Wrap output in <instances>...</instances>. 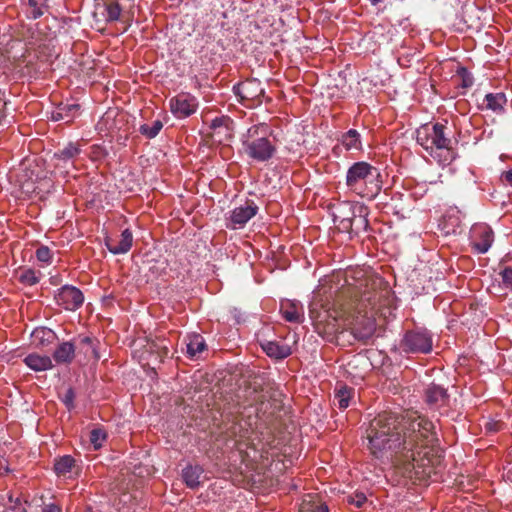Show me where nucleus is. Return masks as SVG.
Instances as JSON below:
<instances>
[{"instance_id": "1", "label": "nucleus", "mask_w": 512, "mask_h": 512, "mask_svg": "<svg viewBox=\"0 0 512 512\" xmlns=\"http://www.w3.org/2000/svg\"><path fill=\"white\" fill-rule=\"evenodd\" d=\"M368 448L376 458H387L409 479L437 480L442 459L435 446L438 442L435 426L429 419L417 415L399 417L382 413L367 429Z\"/></svg>"}, {"instance_id": "2", "label": "nucleus", "mask_w": 512, "mask_h": 512, "mask_svg": "<svg viewBox=\"0 0 512 512\" xmlns=\"http://www.w3.org/2000/svg\"><path fill=\"white\" fill-rule=\"evenodd\" d=\"M381 283V279L371 277L360 279L356 284L349 283L347 292L353 295V301L340 303L341 296L332 306L314 301L310 306V316L317 325L326 322L331 326V332L338 340L343 339L349 330L354 340L366 343L376 331L373 310L381 298V292L376 291L375 287Z\"/></svg>"}, {"instance_id": "3", "label": "nucleus", "mask_w": 512, "mask_h": 512, "mask_svg": "<svg viewBox=\"0 0 512 512\" xmlns=\"http://www.w3.org/2000/svg\"><path fill=\"white\" fill-rule=\"evenodd\" d=\"M447 122L421 125L416 130V141L442 166L451 164L456 158Z\"/></svg>"}, {"instance_id": "4", "label": "nucleus", "mask_w": 512, "mask_h": 512, "mask_svg": "<svg viewBox=\"0 0 512 512\" xmlns=\"http://www.w3.org/2000/svg\"><path fill=\"white\" fill-rule=\"evenodd\" d=\"M382 183L380 170L365 161L353 163L346 173L348 189L368 200L374 199L380 193Z\"/></svg>"}, {"instance_id": "5", "label": "nucleus", "mask_w": 512, "mask_h": 512, "mask_svg": "<svg viewBox=\"0 0 512 512\" xmlns=\"http://www.w3.org/2000/svg\"><path fill=\"white\" fill-rule=\"evenodd\" d=\"M269 127L259 123L248 128L241 137L243 152L252 160L266 162L276 152L275 145L268 138Z\"/></svg>"}, {"instance_id": "6", "label": "nucleus", "mask_w": 512, "mask_h": 512, "mask_svg": "<svg viewBox=\"0 0 512 512\" xmlns=\"http://www.w3.org/2000/svg\"><path fill=\"white\" fill-rule=\"evenodd\" d=\"M432 346V336L427 330H409L400 341V348L405 353L427 354L431 352Z\"/></svg>"}, {"instance_id": "7", "label": "nucleus", "mask_w": 512, "mask_h": 512, "mask_svg": "<svg viewBox=\"0 0 512 512\" xmlns=\"http://www.w3.org/2000/svg\"><path fill=\"white\" fill-rule=\"evenodd\" d=\"M234 93L246 107L252 108L262 103L265 89L258 79H246L233 87Z\"/></svg>"}, {"instance_id": "8", "label": "nucleus", "mask_w": 512, "mask_h": 512, "mask_svg": "<svg viewBox=\"0 0 512 512\" xmlns=\"http://www.w3.org/2000/svg\"><path fill=\"white\" fill-rule=\"evenodd\" d=\"M361 203L343 201L332 207L333 221L339 231L350 233L352 229V218L355 217L356 207Z\"/></svg>"}, {"instance_id": "9", "label": "nucleus", "mask_w": 512, "mask_h": 512, "mask_svg": "<svg viewBox=\"0 0 512 512\" xmlns=\"http://www.w3.org/2000/svg\"><path fill=\"white\" fill-rule=\"evenodd\" d=\"M169 108L176 118L184 119L197 111L198 101L192 94L181 92L169 100Z\"/></svg>"}, {"instance_id": "10", "label": "nucleus", "mask_w": 512, "mask_h": 512, "mask_svg": "<svg viewBox=\"0 0 512 512\" xmlns=\"http://www.w3.org/2000/svg\"><path fill=\"white\" fill-rule=\"evenodd\" d=\"M56 304L65 310L75 311L84 302V295L80 289L72 285H64L58 289L54 296Z\"/></svg>"}, {"instance_id": "11", "label": "nucleus", "mask_w": 512, "mask_h": 512, "mask_svg": "<svg viewBox=\"0 0 512 512\" xmlns=\"http://www.w3.org/2000/svg\"><path fill=\"white\" fill-rule=\"evenodd\" d=\"M258 212V206L252 200H247L243 205L234 208L228 218L227 227L240 229Z\"/></svg>"}, {"instance_id": "12", "label": "nucleus", "mask_w": 512, "mask_h": 512, "mask_svg": "<svg viewBox=\"0 0 512 512\" xmlns=\"http://www.w3.org/2000/svg\"><path fill=\"white\" fill-rule=\"evenodd\" d=\"M494 241V232L487 224H477L472 228V247L479 253H486Z\"/></svg>"}, {"instance_id": "13", "label": "nucleus", "mask_w": 512, "mask_h": 512, "mask_svg": "<svg viewBox=\"0 0 512 512\" xmlns=\"http://www.w3.org/2000/svg\"><path fill=\"white\" fill-rule=\"evenodd\" d=\"M449 398L447 389L439 384L431 383L424 389V401L430 409L439 410L448 406Z\"/></svg>"}, {"instance_id": "14", "label": "nucleus", "mask_w": 512, "mask_h": 512, "mask_svg": "<svg viewBox=\"0 0 512 512\" xmlns=\"http://www.w3.org/2000/svg\"><path fill=\"white\" fill-rule=\"evenodd\" d=\"M282 317L292 323H300L304 317L303 305L297 300H282L280 303Z\"/></svg>"}, {"instance_id": "15", "label": "nucleus", "mask_w": 512, "mask_h": 512, "mask_svg": "<svg viewBox=\"0 0 512 512\" xmlns=\"http://www.w3.org/2000/svg\"><path fill=\"white\" fill-rule=\"evenodd\" d=\"M106 246L108 250L113 254H123L130 250L133 243V235L129 229H125L119 239L117 238H106Z\"/></svg>"}, {"instance_id": "16", "label": "nucleus", "mask_w": 512, "mask_h": 512, "mask_svg": "<svg viewBox=\"0 0 512 512\" xmlns=\"http://www.w3.org/2000/svg\"><path fill=\"white\" fill-rule=\"evenodd\" d=\"M76 351L78 354H82L84 358L86 359H96L98 360L100 358V355L97 351L96 344L98 341L92 337L89 336H79L75 339V342H73Z\"/></svg>"}, {"instance_id": "17", "label": "nucleus", "mask_w": 512, "mask_h": 512, "mask_svg": "<svg viewBox=\"0 0 512 512\" xmlns=\"http://www.w3.org/2000/svg\"><path fill=\"white\" fill-rule=\"evenodd\" d=\"M261 348L270 358L277 360L287 358L292 354L291 348L287 344H281L277 341L264 340L260 343Z\"/></svg>"}, {"instance_id": "18", "label": "nucleus", "mask_w": 512, "mask_h": 512, "mask_svg": "<svg viewBox=\"0 0 512 512\" xmlns=\"http://www.w3.org/2000/svg\"><path fill=\"white\" fill-rule=\"evenodd\" d=\"M54 471L59 477L72 478L78 473L75 459L70 455L55 459Z\"/></svg>"}, {"instance_id": "19", "label": "nucleus", "mask_w": 512, "mask_h": 512, "mask_svg": "<svg viewBox=\"0 0 512 512\" xmlns=\"http://www.w3.org/2000/svg\"><path fill=\"white\" fill-rule=\"evenodd\" d=\"M76 355V347L73 342L60 343L53 352V359L57 364H70Z\"/></svg>"}, {"instance_id": "20", "label": "nucleus", "mask_w": 512, "mask_h": 512, "mask_svg": "<svg viewBox=\"0 0 512 512\" xmlns=\"http://www.w3.org/2000/svg\"><path fill=\"white\" fill-rule=\"evenodd\" d=\"M203 472V468L199 465H188L185 467L182 470V478L186 486L190 489H197L202 483L201 476Z\"/></svg>"}, {"instance_id": "21", "label": "nucleus", "mask_w": 512, "mask_h": 512, "mask_svg": "<svg viewBox=\"0 0 512 512\" xmlns=\"http://www.w3.org/2000/svg\"><path fill=\"white\" fill-rule=\"evenodd\" d=\"M187 355L191 359H197L207 349L206 342L200 334L193 333L187 336Z\"/></svg>"}, {"instance_id": "22", "label": "nucleus", "mask_w": 512, "mask_h": 512, "mask_svg": "<svg viewBox=\"0 0 512 512\" xmlns=\"http://www.w3.org/2000/svg\"><path fill=\"white\" fill-rule=\"evenodd\" d=\"M24 363L34 371H46L53 368V363L49 356H42L36 353L28 354L24 358Z\"/></svg>"}, {"instance_id": "23", "label": "nucleus", "mask_w": 512, "mask_h": 512, "mask_svg": "<svg viewBox=\"0 0 512 512\" xmlns=\"http://www.w3.org/2000/svg\"><path fill=\"white\" fill-rule=\"evenodd\" d=\"M339 141L347 151L362 150L361 135L355 129H350L347 132L343 133Z\"/></svg>"}, {"instance_id": "24", "label": "nucleus", "mask_w": 512, "mask_h": 512, "mask_svg": "<svg viewBox=\"0 0 512 512\" xmlns=\"http://www.w3.org/2000/svg\"><path fill=\"white\" fill-rule=\"evenodd\" d=\"M368 209L365 205L360 204L356 207L355 217L352 218V229L350 233L358 234L361 231H366L368 228Z\"/></svg>"}, {"instance_id": "25", "label": "nucleus", "mask_w": 512, "mask_h": 512, "mask_svg": "<svg viewBox=\"0 0 512 512\" xmlns=\"http://www.w3.org/2000/svg\"><path fill=\"white\" fill-rule=\"evenodd\" d=\"M32 341L37 347H46L47 345L51 344L55 338V333L45 327L36 328L32 332Z\"/></svg>"}, {"instance_id": "26", "label": "nucleus", "mask_w": 512, "mask_h": 512, "mask_svg": "<svg viewBox=\"0 0 512 512\" xmlns=\"http://www.w3.org/2000/svg\"><path fill=\"white\" fill-rule=\"evenodd\" d=\"M484 101L487 109L496 113H501L504 111V107L507 103V97L502 92L488 93L486 94Z\"/></svg>"}, {"instance_id": "27", "label": "nucleus", "mask_w": 512, "mask_h": 512, "mask_svg": "<svg viewBox=\"0 0 512 512\" xmlns=\"http://www.w3.org/2000/svg\"><path fill=\"white\" fill-rule=\"evenodd\" d=\"M81 152V147L77 143L70 142L63 149L54 154V157L63 162H68L76 158Z\"/></svg>"}, {"instance_id": "28", "label": "nucleus", "mask_w": 512, "mask_h": 512, "mask_svg": "<svg viewBox=\"0 0 512 512\" xmlns=\"http://www.w3.org/2000/svg\"><path fill=\"white\" fill-rule=\"evenodd\" d=\"M18 281L25 286H33L40 280L41 273L33 269H24L17 272Z\"/></svg>"}, {"instance_id": "29", "label": "nucleus", "mask_w": 512, "mask_h": 512, "mask_svg": "<svg viewBox=\"0 0 512 512\" xmlns=\"http://www.w3.org/2000/svg\"><path fill=\"white\" fill-rule=\"evenodd\" d=\"M26 13L29 18L37 19L44 14L45 6L42 0H27Z\"/></svg>"}, {"instance_id": "30", "label": "nucleus", "mask_w": 512, "mask_h": 512, "mask_svg": "<svg viewBox=\"0 0 512 512\" xmlns=\"http://www.w3.org/2000/svg\"><path fill=\"white\" fill-rule=\"evenodd\" d=\"M66 109H80L78 104H61L56 111L52 113V119L55 121L64 120L66 123H69L73 119V115L67 114Z\"/></svg>"}, {"instance_id": "31", "label": "nucleus", "mask_w": 512, "mask_h": 512, "mask_svg": "<svg viewBox=\"0 0 512 512\" xmlns=\"http://www.w3.org/2000/svg\"><path fill=\"white\" fill-rule=\"evenodd\" d=\"M106 21L115 22L120 19L122 8L117 1H109L105 4Z\"/></svg>"}, {"instance_id": "32", "label": "nucleus", "mask_w": 512, "mask_h": 512, "mask_svg": "<svg viewBox=\"0 0 512 512\" xmlns=\"http://www.w3.org/2000/svg\"><path fill=\"white\" fill-rule=\"evenodd\" d=\"M163 124L160 120H155L152 125L143 124L140 126V133L147 138H154L161 131Z\"/></svg>"}, {"instance_id": "33", "label": "nucleus", "mask_w": 512, "mask_h": 512, "mask_svg": "<svg viewBox=\"0 0 512 512\" xmlns=\"http://www.w3.org/2000/svg\"><path fill=\"white\" fill-rule=\"evenodd\" d=\"M350 397L351 389L342 387L335 393L334 401H337L338 407L343 410L349 406Z\"/></svg>"}, {"instance_id": "34", "label": "nucleus", "mask_w": 512, "mask_h": 512, "mask_svg": "<svg viewBox=\"0 0 512 512\" xmlns=\"http://www.w3.org/2000/svg\"><path fill=\"white\" fill-rule=\"evenodd\" d=\"M149 349L151 352L156 353L160 359L167 357L170 352L169 347L167 345V341L165 339L153 341L149 345Z\"/></svg>"}, {"instance_id": "35", "label": "nucleus", "mask_w": 512, "mask_h": 512, "mask_svg": "<svg viewBox=\"0 0 512 512\" xmlns=\"http://www.w3.org/2000/svg\"><path fill=\"white\" fill-rule=\"evenodd\" d=\"M106 438V432L101 428H95L90 432V442L96 450L102 447Z\"/></svg>"}, {"instance_id": "36", "label": "nucleus", "mask_w": 512, "mask_h": 512, "mask_svg": "<svg viewBox=\"0 0 512 512\" xmlns=\"http://www.w3.org/2000/svg\"><path fill=\"white\" fill-rule=\"evenodd\" d=\"M300 512H329L327 505L320 503H311L310 501H303L300 506Z\"/></svg>"}, {"instance_id": "37", "label": "nucleus", "mask_w": 512, "mask_h": 512, "mask_svg": "<svg viewBox=\"0 0 512 512\" xmlns=\"http://www.w3.org/2000/svg\"><path fill=\"white\" fill-rule=\"evenodd\" d=\"M346 501L348 504L361 508L366 503L367 497L363 492H355L352 495H348Z\"/></svg>"}, {"instance_id": "38", "label": "nucleus", "mask_w": 512, "mask_h": 512, "mask_svg": "<svg viewBox=\"0 0 512 512\" xmlns=\"http://www.w3.org/2000/svg\"><path fill=\"white\" fill-rule=\"evenodd\" d=\"M233 123V121L228 116H221L216 117L211 122V128L212 129H220L225 128L226 131L230 130V125Z\"/></svg>"}, {"instance_id": "39", "label": "nucleus", "mask_w": 512, "mask_h": 512, "mask_svg": "<svg viewBox=\"0 0 512 512\" xmlns=\"http://www.w3.org/2000/svg\"><path fill=\"white\" fill-rule=\"evenodd\" d=\"M499 275L501 276L503 286L512 291V267H504Z\"/></svg>"}, {"instance_id": "40", "label": "nucleus", "mask_w": 512, "mask_h": 512, "mask_svg": "<svg viewBox=\"0 0 512 512\" xmlns=\"http://www.w3.org/2000/svg\"><path fill=\"white\" fill-rule=\"evenodd\" d=\"M36 257L40 262L48 264L52 260V252L47 246H40L36 250Z\"/></svg>"}, {"instance_id": "41", "label": "nucleus", "mask_w": 512, "mask_h": 512, "mask_svg": "<svg viewBox=\"0 0 512 512\" xmlns=\"http://www.w3.org/2000/svg\"><path fill=\"white\" fill-rule=\"evenodd\" d=\"M459 75L461 76V86L463 88H469L473 85L474 79L473 76L468 72L466 68H461L459 70Z\"/></svg>"}, {"instance_id": "42", "label": "nucleus", "mask_w": 512, "mask_h": 512, "mask_svg": "<svg viewBox=\"0 0 512 512\" xmlns=\"http://www.w3.org/2000/svg\"><path fill=\"white\" fill-rule=\"evenodd\" d=\"M75 392L72 388H68L62 397V402L65 404L68 410L74 408Z\"/></svg>"}, {"instance_id": "43", "label": "nucleus", "mask_w": 512, "mask_h": 512, "mask_svg": "<svg viewBox=\"0 0 512 512\" xmlns=\"http://www.w3.org/2000/svg\"><path fill=\"white\" fill-rule=\"evenodd\" d=\"M41 512H62V508L58 504L50 503V504L45 505L41 509Z\"/></svg>"}, {"instance_id": "44", "label": "nucleus", "mask_w": 512, "mask_h": 512, "mask_svg": "<svg viewBox=\"0 0 512 512\" xmlns=\"http://www.w3.org/2000/svg\"><path fill=\"white\" fill-rule=\"evenodd\" d=\"M503 478L505 479L506 482H509L512 484V466L505 469Z\"/></svg>"}, {"instance_id": "45", "label": "nucleus", "mask_w": 512, "mask_h": 512, "mask_svg": "<svg viewBox=\"0 0 512 512\" xmlns=\"http://www.w3.org/2000/svg\"><path fill=\"white\" fill-rule=\"evenodd\" d=\"M502 177L503 179L509 183L510 185H512V169L509 170V171H506L502 174Z\"/></svg>"}, {"instance_id": "46", "label": "nucleus", "mask_w": 512, "mask_h": 512, "mask_svg": "<svg viewBox=\"0 0 512 512\" xmlns=\"http://www.w3.org/2000/svg\"><path fill=\"white\" fill-rule=\"evenodd\" d=\"M78 110L79 109H66V113L73 115V118H74L76 113L78 112Z\"/></svg>"}, {"instance_id": "47", "label": "nucleus", "mask_w": 512, "mask_h": 512, "mask_svg": "<svg viewBox=\"0 0 512 512\" xmlns=\"http://www.w3.org/2000/svg\"><path fill=\"white\" fill-rule=\"evenodd\" d=\"M496 425H497L496 423H495V424H493V425H492V424H490V423H488V424H487V428H488L489 430H494V431H496V430H497Z\"/></svg>"}, {"instance_id": "48", "label": "nucleus", "mask_w": 512, "mask_h": 512, "mask_svg": "<svg viewBox=\"0 0 512 512\" xmlns=\"http://www.w3.org/2000/svg\"><path fill=\"white\" fill-rule=\"evenodd\" d=\"M369 2H370L372 5H377V4H379L380 2H382V0H369Z\"/></svg>"}, {"instance_id": "49", "label": "nucleus", "mask_w": 512, "mask_h": 512, "mask_svg": "<svg viewBox=\"0 0 512 512\" xmlns=\"http://www.w3.org/2000/svg\"><path fill=\"white\" fill-rule=\"evenodd\" d=\"M17 512H26L25 509L18 510Z\"/></svg>"}]
</instances>
